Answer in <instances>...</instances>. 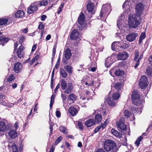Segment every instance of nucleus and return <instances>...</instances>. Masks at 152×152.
<instances>
[{"label": "nucleus", "mask_w": 152, "mask_h": 152, "mask_svg": "<svg viewBox=\"0 0 152 152\" xmlns=\"http://www.w3.org/2000/svg\"><path fill=\"white\" fill-rule=\"evenodd\" d=\"M7 129V127L3 121H0V131L4 132Z\"/></svg>", "instance_id": "nucleus-29"}, {"label": "nucleus", "mask_w": 152, "mask_h": 152, "mask_svg": "<svg viewBox=\"0 0 152 152\" xmlns=\"http://www.w3.org/2000/svg\"><path fill=\"white\" fill-rule=\"evenodd\" d=\"M132 11L131 12V13L129 14V16L128 24L130 28H135L140 24V17L137 16L135 14H131Z\"/></svg>", "instance_id": "nucleus-2"}, {"label": "nucleus", "mask_w": 152, "mask_h": 152, "mask_svg": "<svg viewBox=\"0 0 152 152\" xmlns=\"http://www.w3.org/2000/svg\"><path fill=\"white\" fill-rule=\"evenodd\" d=\"M8 134L9 137L12 139L15 138L17 136L18 133L15 130L12 129L9 131Z\"/></svg>", "instance_id": "nucleus-18"}, {"label": "nucleus", "mask_w": 152, "mask_h": 152, "mask_svg": "<svg viewBox=\"0 0 152 152\" xmlns=\"http://www.w3.org/2000/svg\"><path fill=\"white\" fill-rule=\"evenodd\" d=\"M55 149V147L53 146L50 148L49 152H53Z\"/></svg>", "instance_id": "nucleus-63"}, {"label": "nucleus", "mask_w": 152, "mask_h": 152, "mask_svg": "<svg viewBox=\"0 0 152 152\" xmlns=\"http://www.w3.org/2000/svg\"><path fill=\"white\" fill-rule=\"evenodd\" d=\"M107 104L110 106H113L115 105V103L113 99L110 97H108L106 99Z\"/></svg>", "instance_id": "nucleus-25"}, {"label": "nucleus", "mask_w": 152, "mask_h": 152, "mask_svg": "<svg viewBox=\"0 0 152 152\" xmlns=\"http://www.w3.org/2000/svg\"><path fill=\"white\" fill-rule=\"evenodd\" d=\"M79 36V33L77 29H74L72 32L70 37L73 40L76 39Z\"/></svg>", "instance_id": "nucleus-16"}, {"label": "nucleus", "mask_w": 152, "mask_h": 152, "mask_svg": "<svg viewBox=\"0 0 152 152\" xmlns=\"http://www.w3.org/2000/svg\"><path fill=\"white\" fill-rule=\"evenodd\" d=\"M131 115V113L128 110H125L124 112V115L125 116L128 118Z\"/></svg>", "instance_id": "nucleus-48"}, {"label": "nucleus", "mask_w": 152, "mask_h": 152, "mask_svg": "<svg viewBox=\"0 0 152 152\" xmlns=\"http://www.w3.org/2000/svg\"><path fill=\"white\" fill-rule=\"evenodd\" d=\"M95 124V122L93 119H89L85 122V124L88 127H90Z\"/></svg>", "instance_id": "nucleus-22"}, {"label": "nucleus", "mask_w": 152, "mask_h": 152, "mask_svg": "<svg viewBox=\"0 0 152 152\" xmlns=\"http://www.w3.org/2000/svg\"><path fill=\"white\" fill-rule=\"evenodd\" d=\"M115 88L118 91L120 90L121 87V84L120 82L117 83L115 86Z\"/></svg>", "instance_id": "nucleus-46"}, {"label": "nucleus", "mask_w": 152, "mask_h": 152, "mask_svg": "<svg viewBox=\"0 0 152 152\" xmlns=\"http://www.w3.org/2000/svg\"><path fill=\"white\" fill-rule=\"evenodd\" d=\"M23 49L24 47L22 45H21L18 48L17 51V54L18 57L20 58L23 56L24 52L23 51Z\"/></svg>", "instance_id": "nucleus-21"}, {"label": "nucleus", "mask_w": 152, "mask_h": 152, "mask_svg": "<svg viewBox=\"0 0 152 152\" xmlns=\"http://www.w3.org/2000/svg\"><path fill=\"white\" fill-rule=\"evenodd\" d=\"M145 37V34L144 33H142L139 39V43H140L144 39Z\"/></svg>", "instance_id": "nucleus-47"}, {"label": "nucleus", "mask_w": 152, "mask_h": 152, "mask_svg": "<svg viewBox=\"0 0 152 152\" xmlns=\"http://www.w3.org/2000/svg\"><path fill=\"white\" fill-rule=\"evenodd\" d=\"M116 146L115 143L111 140H107L104 142V148L105 150L107 151L112 149V152H116Z\"/></svg>", "instance_id": "nucleus-4"}, {"label": "nucleus", "mask_w": 152, "mask_h": 152, "mask_svg": "<svg viewBox=\"0 0 152 152\" xmlns=\"http://www.w3.org/2000/svg\"><path fill=\"white\" fill-rule=\"evenodd\" d=\"M64 55L65 58L66 59H69L72 56V54L70 49L67 48L64 52Z\"/></svg>", "instance_id": "nucleus-20"}, {"label": "nucleus", "mask_w": 152, "mask_h": 152, "mask_svg": "<svg viewBox=\"0 0 152 152\" xmlns=\"http://www.w3.org/2000/svg\"><path fill=\"white\" fill-rule=\"evenodd\" d=\"M61 97L63 99V103L65 102L66 100V95L64 94H61Z\"/></svg>", "instance_id": "nucleus-51"}, {"label": "nucleus", "mask_w": 152, "mask_h": 152, "mask_svg": "<svg viewBox=\"0 0 152 152\" xmlns=\"http://www.w3.org/2000/svg\"><path fill=\"white\" fill-rule=\"evenodd\" d=\"M115 74L117 76H122L124 75V72L123 70L118 69L115 72Z\"/></svg>", "instance_id": "nucleus-34"}, {"label": "nucleus", "mask_w": 152, "mask_h": 152, "mask_svg": "<svg viewBox=\"0 0 152 152\" xmlns=\"http://www.w3.org/2000/svg\"><path fill=\"white\" fill-rule=\"evenodd\" d=\"M78 126L79 128V129H82L83 128V124L81 122H79L78 123Z\"/></svg>", "instance_id": "nucleus-55"}, {"label": "nucleus", "mask_w": 152, "mask_h": 152, "mask_svg": "<svg viewBox=\"0 0 152 152\" xmlns=\"http://www.w3.org/2000/svg\"><path fill=\"white\" fill-rule=\"evenodd\" d=\"M128 57V54L127 52H124L119 53L118 56V59L119 60L126 59Z\"/></svg>", "instance_id": "nucleus-15"}, {"label": "nucleus", "mask_w": 152, "mask_h": 152, "mask_svg": "<svg viewBox=\"0 0 152 152\" xmlns=\"http://www.w3.org/2000/svg\"><path fill=\"white\" fill-rule=\"evenodd\" d=\"M39 55H37L35 56L33 58L35 61H37V60L39 58Z\"/></svg>", "instance_id": "nucleus-64"}, {"label": "nucleus", "mask_w": 152, "mask_h": 152, "mask_svg": "<svg viewBox=\"0 0 152 152\" xmlns=\"http://www.w3.org/2000/svg\"><path fill=\"white\" fill-rule=\"evenodd\" d=\"M59 129L60 131L64 133H66L67 132V129L64 126H61L60 127Z\"/></svg>", "instance_id": "nucleus-44"}, {"label": "nucleus", "mask_w": 152, "mask_h": 152, "mask_svg": "<svg viewBox=\"0 0 152 152\" xmlns=\"http://www.w3.org/2000/svg\"><path fill=\"white\" fill-rule=\"evenodd\" d=\"M15 77L14 75L13 74H11L9 77L7 78V80L8 82H12L15 79Z\"/></svg>", "instance_id": "nucleus-41"}, {"label": "nucleus", "mask_w": 152, "mask_h": 152, "mask_svg": "<svg viewBox=\"0 0 152 152\" xmlns=\"http://www.w3.org/2000/svg\"><path fill=\"white\" fill-rule=\"evenodd\" d=\"M95 120L94 121L95 122V123L99 124L100 123L102 120V115L99 114H96L95 117Z\"/></svg>", "instance_id": "nucleus-28"}, {"label": "nucleus", "mask_w": 152, "mask_h": 152, "mask_svg": "<svg viewBox=\"0 0 152 152\" xmlns=\"http://www.w3.org/2000/svg\"><path fill=\"white\" fill-rule=\"evenodd\" d=\"M38 3L36 2L31 4L30 6L28 8V13L29 14H31L34 11L37 10Z\"/></svg>", "instance_id": "nucleus-10"}, {"label": "nucleus", "mask_w": 152, "mask_h": 152, "mask_svg": "<svg viewBox=\"0 0 152 152\" xmlns=\"http://www.w3.org/2000/svg\"><path fill=\"white\" fill-rule=\"evenodd\" d=\"M8 21V20L7 19L0 18V26L6 24Z\"/></svg>", "instance_id": "nucleus-37"}, {"label": "nucleus", "mask_w": 152, "mask_h": 152, "mask_svg": "<svg viewBox=\"0 0 152 152\" xmlns=\"http://www.w3.org/2000/svg\"><path fill=\"white\" fill-rule=\"evenodd\" d=\"M114 55H112L110 57H108L106 59L105 65L107 68L110 66L115 61L114 57Z\"/></svg>", "instance_id": "nucleus-11"}, {"label": "nucleus", "mask_w": 152, "mask_h": 152, "mask_svg": "<svg viewBox=\"0 0 152 152\" xmlns=\"http://www.w3.org/2000/svg\"><path fill=\"white\" fill-rule=\"evenodd\" d=\"M139 86L141 88H145L148 85L147 77L145 75L142 76L140 80Z\"/></svg>", "instance_id": "nucleus-8"}, {"label": "nucleus", "mask_w": 152, "mask_h": 152, "mask_svg": "<svg viewBox=\"0 0 152 152\" xmlns=\"http://www.w3.org/2000/svg\"><path fill=\"white\" fill-rule=\"evenodd\" d=\"M144 7V5L141 3L137 4L135 7L136 13L135 14L140 17L143 13Z\"/></svg>", "instance_id": "nucleus-7"}, {"label": "nucleus", "mask_w": 152, "mask_h": 152, "mask_svg": "<svg viewBox=\"0 0 152 152\" xmlns=\"http://www.w3.org/2000/svg\"><path fill=\"white\" fill-rule=\"evenodd\" d=\"M120 49H125L127 47V45L123 42H120Z\"/></svg>", "instance_id": "nucleus-45"}, {"label": "nucleus", "mask_w": 152, "mask_h": 152, "mask_svg": "<svg viewBox=\"0 0 152 152\" xmlns=\"http://www.w3.org/2000/svg\"><path fill=\"white\" fill-rule=\"evenodd\" d=\"M120 95L118 92H114L112 95L113 98L115 100L118 99L120 97Z\"/></svg>", "instance_id": "nucleus-38"}, {"label": "nucleus", "mask_w": 152, "mask_h": 152, "mask_svg": "<svg viewBox=\"0 0 152 152\" xmlns=\"http://www.w3.org/2000/svg\"><path fill=\"white\" fill-rule=\"evenodd\" d=\"M46 15H43L41 17V20L42 21H44L46 19Z\"/></svg>", "instance_id": "nucleus-59"}, {"label": "nucleus", "mask_w": 152, "mask_h": 152, "mask_svg": "<svg viewBox=\"0 0 152 152\" xmlns=\"http://www.w3.org/2000/svg\"><path fill=\"white\" fill-rule=\"evenodd\" d=\"M132 99L135 105L142 104L144 102L143 100L140 97L138 92L136 91H134L132 92Z\"/></svg>", "instance_id": "nucleus-5"}, {"label": "nucleus", "mask_w": 152, "mask_h": 152, "mask_svg": "<svg viewBox=\"0 0 152 152\" xmlns=\"http://www.w3.org/2000/svg\"><path fill=\"white\" fill-rule=\"evenodd\" d=\"M120 42H113L111 45L112 50L113 51L120 50Z\"/></svg>", "instance_id": "nucleus-17"}, {"label": "nucleus", "mask_w": 152, "mask_h": 152, "mask_svg": "<svg viewBox=\"0 0 152 152\" xmlns=\"http://www.w3.org/2000/svg\"><path fill=\"white\" fill-rule=\"evenodd\" d=\"M9 39L4 36L0 37V45H2L3 46L4 44L7 43L9 41Z\"/></svg>", "instance_id": "nucleus-24"}, {"label": "nucleus", "mask_w": 152, "mask_h": 152, "mask_svg": "<svg viewBox=\"0 0 152 152\" xmlns=\"http://www.w3.org/2000/svg\"><path fill=\"white\" fill-rule=\"evenodd\" d=\"M138 36L136 33H132L127 35L126 37V40L129 42H132Z\"/></svg>", "instance_id": "nucleus-13"}, {"label": "nucleus", "mask_w": 152, "mask_h": 152, "mask_svg": "<svg viewBox=\"0 0 152 152\" xmlns=\"http://www.w3.org/2000/svg\"><path fill=\"white\" fill-rule=\"evenodd\" d=\"M69 111L70 113L73 116L75 115L77 113L76 108L73 106L69 108Z\"/></svg>", "instance_id": "nucleus-23"}, {"label": "nucleus", "mask_w": 152, "mask_h": 152, "mask_svg": "<svg viewBox=\"0 0 152 152\" xmlns=\"http://www.w3.org/2000/svg\"><path fill=\"white\" fill-rule=\"evenodd\" d=\"M62 137L61 136L58 137L55 143L56 144L58 143L62 140Z\"/></svg>", "instance_id": "nucleus-52"}, {"label": "nucleus", "mask_w": 152, "mask_h": 152, "mask_svg": "<svg viewBox=\"0 0 152 152\" xmlns=\"http://www.w3.org/2000/svg\"><path fill=\"white\" fill-rule=\"evenodd\" d=\"M82 83L83 85L84 86H89L91 85H93V82H91V83H88L87 82H85L84 81H82Z\"/></svg>", "instance_id": "nucleus-49"}, {"label": "nucleus", "mask_w": 152, "mask_h": 152, "mask_svg": "<svg viewBox=\"0 0 152 152\" xmlns=\"http://www.w3.org/2000/svg\"><path fill=\"white\" fill-rule=\"evenodd\" d=\"M15 16L17 18H22L24 16V12L23 11L19 10L15 14Z\"/></svg>", "instance_id": "nucleus-27"}, {"label": "nucleus", "mask_w": 152, "mask_h": 152, "mask_svg": "<svg viewBox=\"0 0 152 152\" xmlns=\"http://www.w3.org/2000/svg\"><path fill=\"white\" fill-rule=\"evenodd\" d=\"M18 123L17 122H16L14 125V127L15 129L16 130L18 129Z\"/></svg>", "instance_id": "nucleus-56"}, {"label": "nucleus", "mask_w": 152, "mask_h": 152, "mask_svg": "<svg viewBox=\"0 0 152 152\" xmlns=\"http://www.w3.org/2000/svg\"><path fill=\"white\" fill-rule=\"evenodd\" d=\"M37 46V44L34 45L32 48L31 51H34L36 49Z\"/></svg>", "instance_id": "nucleus-58"}, {"label": "nucleus", "mask_w": 152, "mask_h": 152, "mask_svg": "<svg viewBox=\"0 0 152 152\" xmlns=\"http://www.w3.org/2000/svg\"><path fill=\"white\" fill-rule=\"evenodd\" d=\"M77 99V96L74 94H71L68 96V99L71 101L72 102H74Z\"/></svg>", "instance_id": "nucleus-30"}, {"label": "nucleus", "mask_w": 152, "mask_h": 152, "mask_svg": "<svg viewBox=\"0 0 152 152\" xmlns=\"http://www.w3.org/2000/svg\"><path fill=\"white\" fill-rule=\"evenodd\" d=\"M143 52H142L139 56V51L137 50H135L134 53V60L135 61L136 60L137 58H138L137 60V61L136 64L134 66L135 68H136L140 64V60L142 59L143 57Z\"/></svg>", "instance_id": "nucleus-6"}, {"label": "nucleus", "mask_w": 152, "mask_h": 152, "mask_svg": "<svg viewBox=\"0 0 152 152\" xmlns=\"http://www.w3.org/2000/svg\"><path fill=\"white\" fill-rule=\"evenodd\" d=\"M64 2L60 4V6L58 8L57 13L58 14H60L61 12L62 11L64 7Z\"/></svg>", "instance_id": "nucleus-36"}, {"label": "nucleus", "mask_w": 152, "mask_h": 152, "mask_svg": "<svg viewBox=\"0 0 152 152\" xmlns=\"http://www.w3.org/2000/svg\"><path fill=\"white\" fill-rule=\"evenodd\" d=\"M61 83V88L63 90L65 89L67 86L66 82L64 80H62Z\"/></svg>", "instance_id": "nucleus-32"}, {"label": "nucleus", "mask_w": 152, "mask_h": 152, "mask_svg": "<svg viewBox=\"0 0 152 152\" xmlns=\"http://www.w3.org/2000/svg\"><path fill=\"white\" fill-rule=\"evenodd\" d=\"M101 128H101V126H100V125H99L98 127L95 128V129L94 130V133H95L98 132Z\"/></svg>", "instance_id": "nucleus-54"}, {"label": "nucleus", "mask_w": 152, "mask_h": 152, "mask_svg": "<svg viewBox=\"0 0 152 152\" xmlns=\"http://www.w3.org/2000/svg\"><path fill=\"white\" fill-rule=\"evenodd\" d=\"M137 109L134 107H133V108L132 109V110L133 111V113H135L136 112H137Z\"/></svg>", "instance_id": "nucleus-57"}, {"label": "nucleus", "mask_w": 152, "mask_h": 152, "mask_svg": "<svg viewBox=\"0 0 152 152\" xmlns=\"http://www.w3.org/2000/svg\"><path fill=\"white\" fill-rule=\"evenodd\" d=\"M51 36L50 34L48 35L46 37V40L47 41L49 40L51 38Z\"/></svg>", "instance_id": "nucleus-62"}, {"label": "nucleus", "mask_w": 152, "mask_h": 152, "mask_svg": "<svg viewBox=\"0 0 152 152\" xmlns=\"http://www.w3.org/2000/svg\"><path fill=\"white\" fill-rule=\"evenodd\" d=\"M12 88L13 89L16 88L17 86V84L16 83H14L12 85Z\"/></svg>", "instance_id": "nucleus-60"}, {"label": "nucleus", "mask_w": 152, "mask_h": 152, "mask_svg": "<svg viewBox=\"0 0 152 152\" xmlns=\"http://www.w3.org/2000/svg\"><path fill=\"white\" fill-rule=\"evenodd\" d=\"M143 138L142 136H140L138 137L135 142V145L136 146H138Z\"/></svg>", "instance_id": "nucleus-31"}, {"label": "nucleus", "mask_w": 152, "mask_h": 152, "mask_svg": "<svg viewBox=\"0 0 152 152\" xmlns=\"http://www.w3.org/2000/svg\"><path fill=\"white\" fill-rule=\"evenodd\" d=\"M111 132L112 134L115 136L117 137H120V134L118 132L117 130L112 129L111 130Z\"/></svg>", "instance_id": "nucleus-35"}, {"label": "nucleus", "mask_w": 152, "mask_h": 152, "mask_svg": "<svg viewBox=\"0 0 152 152\" xmlns=\"http://www.w3.org/2000/svg\"><path fill=\"white\" fill-rule=\"evenodd\" d=\"M94 4L93 3H89L87 6L88 11L92 14H93L95 13L94 10Z\"/></svg>", "instance_id": "nucleus-14"}, {"label": "nucleus", "mask_w": 152, "mask_h": 152, "mask_svg": "<svg viewBox=\"0 0 152 152\" xmlns=\"http://www.w3.org/2000/svg\"><path fill=\"white\" fill-rule=\"evenodd\" d=\"M109 121L110 120L109 119H107L103 124H102L101 126L100 125V126H101V128L102 129L105 128L107 124L108 123Z\"/></svg>", "instance_id": "nucleus-43"}, {"label": "nucleus", "mask_w": 152, "mask_h": 152, "mask_svg": "<svg viewBox=\"0 0 152 152\" xmlns=\"http://www.w3.org/2000/svg\"><path fill=\"white\" fill-rule=\"evenodd\" d=\"M22 65L19 62H16L15 63L13 67V70L16 73L20 72L22 69Z\"/></svg>", "instance_id": "nucleus-12"}, {"label": "nucleus", "mask_w": 152, "mask_h": 152, "mask_svg": "<svg viewBox=\"0 0 152 152\" xmlns=\"http://www.w3.org/2000/svg\"><path fill=\"white\" fill-rule=\"evenodd\" d=\"M38 3V5H39L40 6H46L48 3V1H47L43 0L42 1H39V2H37Z\"/></svg>", "instance_id": "nucleus-40"}, {"label": "nucleus", "mask_w": 152, "mask_h": 152, "mask_svg": "<svg viewBox=\"0 0 152 152\" xmlns=\"http://www.w3.org/2000/svg\"><path fill=\"white\" fill-rule=\"evenodd\" d=\"M55 96V95L54 94H53L51 97L50 102V109L52 107L53 104L54 102Z\"/></svg>", "instance_id": "nucleus-42"}, {"label": "nucleus", "mask_w": 152, "mask_h": 152, "mask_svg": "<svg viewBox=\"0 0 152 152\" xmlns=\"http://www.w3.org/2000/svg\"><path fill=\"white\" fill-rule=\"evenodd\" d=\"M84 19V15L83 13H81L78 19V22L80 25H82L83 24Z\"/></svg>", "instance_id": "nucleus-26"}, {"label": "nucleus", "mask_w": 152, "mask_h": 152, "mask_svg": "<svg viewBox=\"0 0 152 152\" xmlns=\"http://www.w3.org/2000/svg\"><path fill=\"white\" fill-rule=\"evenodd\" d=\"M137 0H126L123 5V8L126 9L121 16L118 18V20L117 22V26L118 28L122 30V32L125 31L126 30L127 25L123 20L125 17L127 16V15L131 13L132 11V7L134 5V3L137 2Z\"/></svg>", "instance_id": "nucleus-1"}, {"label": "nucleus", "mask_w": 152, "mask_h": 152, "mask_svg": "<svg viewBox=\"0 0 152 152\" xmlns=\"http://www.w3.org/2000/svg\"><path fill=\"white\" fill-rule=\"evenodd\" d=\"M72 84L71 83H68L66 88L65 89L64 93L68 94L70 93L73 89Z\"/></svg>", "instance_id": "nucleus-19"}, {"label": "nucleus", "mask_w": 152, "mask_h": 152, "mask_svg": "<svg viewBox=\"0 0 152 152\" xmlns=\"http://www.w3.org/2000/svg\"><path fill=\"white\" fill-rule=\"evenodd\" d=\"M125 120L124 118H121L119 120L118 122H117V125L118 127L122 130H125L126 128L124 124Z\"/></svg>", "instance_id": "nucleus-9"}, {"label": "nucleus", "mask_w": 152, "mask_h": 152, "mask_svg": "<svg viewBox=\"0 0 152 152\" xmlns=\"http://www.w3.org/2000/svg\"><path fill=\"white\" fill-rule=\"evenodd\" d=\"M56 116L57 118H59L61 116V113L58 110L56 111Z\"/></svg>", "instance_id": "nucleus-53"}, {"label": "nucleus", "mask_w": 152, "mask_h": 152, "mask_svg": "<svg viewBox=\"0 0 152 152\" xmlns=\"http://www.w3.org/2000/svg\"><path fill=\"white\" fill-rule=\"evenodd\" d=\"M60 73L63 78H65L67 76V74L63 69H61Z\"/></svg>", "instance_id": "nucleus-33"}, {"label": "nucleus", "mask_w": 152, "mask_h": 152, "mask_svg": "<svg viewBox=\"0 0 152 152\" xmlns=\"http://www.w3.org/2000/svg\"><path fill=\"white\" fill-rule=\"evenodd\" d=\"M44 26L43 24V23L41 22L40 23V24L38 28L42 30L44 28Z\"/></svg>", "instance_id": "nucleus-50"}, {"label": "nucleus", "mask_w": 152, "mask_h": 152, "mask_svg": "<svg viewBox=\"0 0 152 152\" xmlns=\"http://www.w3.org/2000/svg\"><path fill=\"white\" fill-rule=\"evenodd\" d=\"M14 105V103H7V106H8L9 107H13Z\"/></svg>", "instance_id": "nucleus-61"}, {"label": "nucleus", "mask_w": 152, "mask_h": 152, "mask_svg": "<svg viewBox=\"0 0 152 152\" xmlns=\"http://www.w3.org/2000/svg\"><path fill=\"white\" fill-rule=\"evenodd\" d=\"M64 68L69 73H72V68L71 66L69 65L65 66Z\"/></svg>", "instance_id": "nucleus-39"}, {"label": "nucleus", "mask_w": 152, "mask_h": 152, "mask_svg": "<svg viewBox=\"0 0 152 152\" xmlns=\"http://www.w3.org/2000/svg\"><path fill=\"white\" fill-rule=\"evenodd\" d=\"M111 10V7L110 4H104L102 7L99 17L102 18V20H104Z\"/></svg>", "instance_id": "nucleus-3"}]
</instances>
